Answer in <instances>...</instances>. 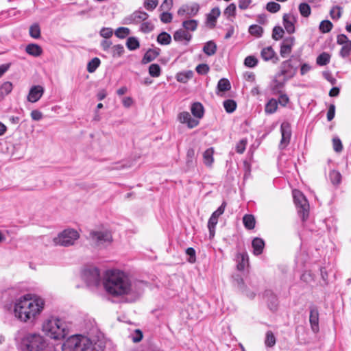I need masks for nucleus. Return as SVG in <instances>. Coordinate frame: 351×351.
Instances as JSON below:
<instances>
[{
    "label": "nucleus",
    "instance_id": "f257e3e1",
    "mask_svg": "<svg viewBox=\"0 0 351 351\" xmlns=\"http://www.w3.org/2000/svg\"><path fill=\"white\" fill-rule=\"evenodd\" d=\"M102 285L108 295L127 303L138 300L146 287L145 282L119 269L107 270L103 277Z\"/></svg>",
    "mask_w": 351,
    "mask_h": 351
},
{
    "label": "nucleus",
    "instance_id": "f03ea898",
    "mask_svg": "<svg viewBox=\"0 0 351 351\" xmlns=\"http://www.w3.org/2000/svg\"><path fill=\"white\" fill-rule=\"evenodd\" d=\"M1 304L3 309L19 322L34 324L44 311L45 301L43 298L30 293L13 301V298L8 293H5L1 297Z\"/></svg>",
    "mask_w": 351,
    "mask_h": 351
},
{
    "label": "nucleus",
    "instance_id": "7ed1b4c3",
    "mask_svg": "<svg viewBox=\"0 0 351 351\" xmlns=\"http://www.w3.org/2000/svg\"><path fill=\"white\" fill-rule=\"evenodd\" d=\"M15 343L19 351H47L49 341L38 332H18L15 336Z\"/></svg>",
    "mask_w": 351,
    "mask_h": 351
},
{
    "label": "nucleus",
    "instance_id": "20e7f679",
    "mask_svg": "<svg viewBox=\"0 0 351 351\" xmlns=\"http://www.w3.org/2000/svg\"><path fill=\"white\" fill-rule=\"evenodd\" d=\"M41 330L46 336L56 341L64 339L69 333L66 323L57 317L45 319L42 324Z\"/></svg>",
    "mask_w": 351,
    "mask_h": 351
},
{
    "label": "nucleus",
    "instance_id": "39448f33",
    "mask_svg": "<svg viewBox=\"0 0 351 351\" xmlns=\"http://www.w3.org/2000/svg\"><path fill=\"white\" fill-rule=\"evenodd\" d=\"M62 351H97L92 341L86 336L74 335L68 337L62 345Z\"/></svg>",
    "mask_w": 351,
    "mask_h": 351
},
{
    "label": "nucleus",
    "instance_id": "423d86ee",
    "mask_svg": "<svg viewBox=\"0 0 351 351\" xmlns=\"http://www.w3.org/2000/svg\"><path fill=\"white\" fill-rule=\"evenodd\" d=\"M79 237L80 234L77 230L73 228H67L53 237V243L56 246L69 247L74 245Z\"/></svg>",
    "mask_w": 351,
    "mask_h": 351
},
{
    "label": "nucleus",
    "instance_id": "0eeeda50",
    "mask_svg": "<svg viewBox=\"0 0 351 351\" xmlns=\"http://www.w3.org/2000/svg\"><path fill=\"white\" fill-rule=\"evenodd\" d=\"M90 238L92 242L99 247L109 245L112 241L111 232L107 228L92 231L90 233Z\"/></svg>",
    "mask_w": 351,
    "mask_h": 351
},
{
    "label": "nucleus",
    "instance_id": "6e6552de",
    "mask_svg": "<svg viewBox=\"0 0 351 351\" xmlns=\"http://www.w3.org/2000/svg\"><path fill=\"white\" fill-rule=\"evenodd\" d=\"M294 202L298 208V213L302 215V220H305L308 215L309 204L305 196L298 190L293 191Z\"/></svg>",
    "mask_w": 351,
    "mask_h": 351
},
{
    "label": "nucleus",
    "instance_id": "1a4fd4ad",
    "mask_svg": "<svg viewBox=\"0 0 351 351\" xmlns=\"http://www.w3.org/2000/svg\"><path fill=\"white\" fill-rule=\"evenodd\" d=\"M83 280L89 287H97L101 280L99 270L95 267H88L82 271Z\"/></svg>",
    "mask_w": 351,
    "mask_h": 351
},
{
    "label": "nucleus",
    "instance_id": "9d476101",
    "mask_svg": "<svg viewBox=\"0 0 351 351\" xmlns=\"http://www.w3.org/2000/svg\"><path fill=\"white\" fill-rule=\"evenodd\" d=\"M199 10V5L197 3H190L182 5L178 10L177 14L179 16L193 17L197 14Z\"/></svg>",
    "mask_w": 351,
    "mask_h": 351
},
{
    "label": "nucleus",
    "instance_id": "9b49d317",
    "mask_svg": "<svg viewBox=\"0 0 351 351\" xmlns=\"http://www.w3.org/2000/svg\"><path fill=\"white\" fill-rule=\"evenodd\" d=\"M281 141L279 145L280 149L285 148L289 143L291 136V125L288 122H283L280 126Z\"/></svg>",
    "mask_w": 351,
    "mask_h": 351
},
{
    "label": "nucleus",
    "instance_id": "f8f14e48",
    "mask_svg": "<svg viewBox=\"0 0 351 351\" xmlns=\"http://www.w3.org/2000/svg\"><path fill=\"white\" fill-rule=\"evenodd\" d=\"M337 43L341 45L340 56L345 58L350 56L351 52V40L344 34H340L337 36Z\"/></svg>",
    "mask_w": 351,
    "mask_h": 351
},
{
    "label": "nucleus",
    "instance_id": "ddd939ff",
    "mask_svg": "<svg viewBox=\"0 0 351 351\" xmlns=\"http://www.w3.org/2000/svg\"><path fill=\"white\" fill-rule=\"evenodd\" d=\"M295 45V38L289 36L283 40L280 50V54L282 58H287L291 53L292 48Z\"/></svg>",
    "mask_w": 351,
    "mask_h": 351
},
{
    "label": "nucleus",
    "instance_id": "4468645a",
    "mask_svg": "<svg viewBox=\"0 0 351 351\" xmlns=\"http://www.w3.org/2000/svg\"><path fill=\"white\" fill-rule=\"evenodd\" d=\"M45 92L44 88L40 85H35L31 87L27 95V101L31 103L38 101Z\"/></svg>",
    "mask_w": 351,
    "mask_h": 351
},
{
    "label": "nucleus",
    "instance_id": "2eb2a0df",
    "mask_svg": "<svg viewBox=\"0 0 351 351\" xmlns=\"http://www.w3.org/2000/svg\"><path fill=\"white\" fill-rule=\"evenodd\" d=\"M178 120L181 123L186 124L189 128H193L198 125L199 121L193 118L189 112H182L178 114Z\"/></svg>",
    "mask_w": 351,
    "mask_h": 351
},
{
    "label": "nucleus",
    "instance_id": "dca6fc26",
    "mask_svg": "<svg viewBox=\"0 0 351 351\" xmlns=\"http://www.w3.org/2000/svg\"><path fill=\"white\" fill-rule=\"evenodd\" d=\"M149 15L143 11H135L130 16L125 18V23L126 24H132V23H139L146 21L148 18Z\"/></svg>",
    "mask_w": 351,
    "mask_h": 351
},
{
    "label": "nucleus",
    "instance_id": "f3484780",
    "mask_svg": "<svg viewBox=\"0 0 351 351\" xmlns=\"http://www.w3.org/2000/svg\"><path fill=\"white\" fill-rule=\"evenodd\" d=\"M221 12L218 8H214L206 16V25L210 29L216 25L217 19L220 16Z\"/></svg>",
    "mask_w": 351,
    "mask_h": 351
},
{
    "label": "nucleus",
    "instance_id": "a211bd4d",
    "mask_svg": "<svg viewBox=\"0 0 351 351\" xmlns=\"http://www.w3.org/2000/svg\"><path fill=\"white\" fill-rule=\"evenodd\" d=\"M295 18L293 15L285 14L283 16V25L287 33L292 34L295 32Z\"/></svg>",
    "mask_w": 351,
    "mask_h": 351
},
{
    "label": "nucleus",
    "instance_id": "6ab92c4d",
    "mask_svg": "<svg viewBox=\"0 0 351 351\" xmlns=\"http://www.w3.org/2000/svg\"><path fill=\"white\" fill-rule=\"evenodd\" d=\"M295 73V71L293 68L290 60H286L282 63L280 73H279L280 75H284L287 79L292 77Z\"/></svg>",
    "mask_w": 351,
    "mask_h": 351
},
{
    "label": "nucleus",
    "instance_id": "aec40b11",
    "mask_svg": "<svg viewBox=\"0 0 351 351\" xmlns=\"http://www.w3.org/2000/svg\"><path fill=\"white\" fill-rule=\"evenodd\" d=\"M192 38V35L185 29H180L173 34V39L178 42L185 41L188 43Z\"/></svg>",
    "mask_w": 351,
    "mask_h": 351
},
{
    "label": "nucleus",
    "instance_id": "412c9836",
    "mask_svg": "<svg viewBox=\"0 0 351 351\" xmlns=\"http://www.w3.org/2000/svg\"><path fill=\"white\" fill-rule=\"evenodd\" d=\"M25 51L34 57H38L43 53V49L37 44H29L25 47Z\"/></svg>",
    "mask_w": 351,
    "mask_h": 351
},
{
    "label": "nucleus",
    "instance_id": "4be33fe9",
    "mask_svg": "<svg viewBox=\"0 0 351 351\" xmlns=\"http://www.w3.org/2000/svg\"><path fill=\"white\" fill-rule=\"evenodd\" d=\"M252 245L253 247V254L258 256L263 252L265 247V242L262 239L256 237L253 239Z\"/></svg>",
    "mask_w": 351,
    "mask_h": 351
},
{
    "label": "nucleus",
    "instance_id": "5701e85b",
    "mask_svg": "<svg viewBox=\"0 0 351 351\" xmlns=\"http://www.w3.org/2000/svg\"><path fill=\"white\" fill-rule=\"evenodd\" d=\"M214 149L213 147L207 149L204 153H203V161L206 166L207 167H212L213 163L214 162Z\"/></svg>",
    "mask_w": 351,
    "mask_h": 351
},
{
    "label": "nucleus",
    "instance_id": "b1692460",
    "mask_svg": "<svg viewBox=\"0 0 351 351\" xmlns=\"http://www.w3.org/2000/svg\"><path fill=\"white\" fill-rule=\"evenodd\" d=\"M281 77V75L278 74L275 77V78L272 80L271 84V89L275 91L276 93L280 92V90L284 86V84L287 79L284 77L282 80H279V78Z\"/></svg>",
    "mask_w": 351,
    "mask_h": 351
},
{
    "label": "nucleus",
    "instance_id": "393cba45",
    "mask_svg": "<svg viewBox=\"0 0 351 351\" xmlns=\"http://www.w3.org/2000/svg\"><path fill=\"white\" fill-rule=\"evenodd\" d=\"M191 110L193 116L198 120L204 116V108L200 103H194Z\"/></svg>",
    "mask_w": 351,
    "mask_h": 351
},
{
    "label": "nucleus",
    "instance_id": "a878e982",
    "mask_svg": "<svg viewBox=\"0 0 351 351\" xmlns=\"http://www.w3.org/2000/svg\"><path fill=\"white\" fill-rule=\"evenodd\" d=\"M261 56L265 61H269L275 58V51L271 47H267L261 50Z\"/></svg>",
    "mask_w": 351,
    "mask_h": 351
},
{
    "label": "nucleus",
    "instance_id": "bb28decb",
    "mask_svg": "<svg viewBox=\"0 0 351 351\" xmlns=\"http://www.w3.org/2000/svg\"><path fill=\"white\" fill-rule=\"evenodd\" d=\"M193 71H186L177 73L176 78L181 83H186L193 77Z\"/></svg>",
    "mask_w": 351,
    "mask_h": 351
},
{
    "label": "nucleus",
    "instance_id": "cd10ccee",
    "mask_svg": "<svg viewBox=\"0 0 351 351\" xmlns=\"http://www.w3.org/2000/svg\"><path fill=\"white\" fill-rule=\"evenodd\" d=\"M216 51H217V45L212 40L206 43L203 47V51L207 56H209L214 55L216 53Z\"/></svg>",
    "mask_w": 351,
    "mask_h": 351
},
{
    "label": "nucleus",
    "instance_id": "c85d7f7f",
    "mask_svg": "<svg viewBox=\"0 0 351 351\" xmlns=\"http://www.w3.org/2000/svg\"><path fill=\"white\" fill-rule=\"evenodd\" d=\"M243 222L245 228L252 230L255 227V218L252 215H245L243 217Z\"/></svg>",
    "mask_w": 351,
    "mask_h": 351
},
{
    "label": "nucleus",
    "instance_id": "c756f323",
    "mask_svg": "<svg viewBox=\"0 0 351 351\" xmlns=\"http://www.w3.org/2000/svg\"><path fill=\"white\" fill-rule=\"evenodd\" d=\"M237 268L243 270L248 263V255L247 253H241L237 255Z\"/></svg>",
    "mask_w": 351,
    "mask_h": 351
},
{
    "label": "nucleus",
    "instance_id": "7c9ffc66",
    "mask_svg": "<svg viewBox=\"0 0 351 351\" xmlns=\"http://www.w3.org/2000/svg\"><path fill=\"white\" fill-rule=\"evenodd\" d=\"M197 21L195 19H189L182 22L183 28L187 31L194 32L197 27Z\"/></svg>",
    "mask_w": 351,
    "mask_h": 351
},
{
    "label": "nucleus",
    "instance_id": "2f4dec72",
    "mask_svg": "<svg viewBox=\"0 0 351 351\" xmlns=\"http://www.w3.org/2000/svg\"><path fill=\"white\" fill-rule=\"evenodd\" d=\"M278 108V101L274 99H270L265 105V111L267 114L274 113Z\"/></svg>",
    "mask_w": 351,
    "mask_h": 351
},
{
    "label": "nucleus",
    "instance_id": "473e14b6",
    "mask_svg": "<svg viewBox=\"0 0 351 351\" xmlns=\"http://www.w3.org/2000/svg\"><path fill=\"white\" fill-rule=\"evenodd\" d=\"M330 56L328 53L323 52L317 56L316 63L319 66H324L330 62Z\"/></svg>",
    "mask_w": 351,
    "mask_h": 351
},
{
    "label": "nucleus",
    "instance_id": "72a5a7b5",
    "mask_svg": "<svg viewBox=\"0 0 351 351\" xmlns=\"http://www.w3.org/2000/svg\"><path fill=\"white\" fill-rule=\"evenodd\" d=\"M13 86L10 82H5L0 86V96L3 98L11 93Z\"/></svg>",
    "mask_w": 351,
    "mask_h": 351
},
{
    "label": "nucleus",
    "instance_id": "f704fd0d",
    "mask_svg": "<svg viewBox=\"0 0 351 351\" xmlns=\"http://www.w3.org/2000/svg\"><path fill=\"white\" fill-rule=\"evenodd\" d=\"M329 178L333 185H337L341 181V175L339 171L332 170L329 173Z\"/></svg>",
    "mask_w": 351,
    "mask_h": 351
},
{
    "label": "nucleus",
    "instance_id": "c9c22d12",
    "mask_svg": "<svg viewBox=\"0 0 351 351\" xmlns=\"http://www.w3.org/2000/svg\"><path fill=\"white\" fill-rule=\"evenodd\" d=\"M218 222V219L215 217L210 216L208 222V228L209 230V235L210 238L215 236V226Z\"/></svg>",
    "mask_w": 351,
    "mask_h": 351
},
{
    "label": "nucleus",
    "instance_id": "e433bc0d",
    "mask_svg": "<svg viewBox=\"0 0 351 351\" xmlns=\"http://www.w3.org/2000/svg\"><path fill=\"white\" fill-rule=\"evenodd\" d=\"M171 37L167 32L160 33L157 38V41L160 45H169L171 43Z\"/></svg>",
    "mask_w": 351,
    "mask_h": 351
},
{
    "label": "nucleus",
    "instance_id": "4c0bfd02",
    "mask_svg": "<svg viewBox=\"0 0 351 351\" xmlns=\"http://www.w3.org/2000/svg\"><path fill=\"white\" fill-rule=\"evenodd\" d=\"M100 60L98 58H93L87 64V71L93 73L100 64Z\"/></svg>",
    "mask_w": 351,
    "mask_h": 351
},
{
    "label": "nucleus",
    "instance_id": "58836bf2",
    "mask_svg": "<svg viewBox=\"0 0 351 351\" xmlns=\"http://www.w3.org/2000/svg\"><path fill=\"white\" fill-rule=\"evenodd\" d=\"M161 69L157 64H152L149 67V74L153 77H158L160 75Z\"/></svg>",
    "mask_w": 351,
    "mask_h": 351
},
{
    "label": "nucleus",
    "instance_id": "ea45409f",
    "mask_svg": "<svg viewBox=\"0 0 351 351\" xmlns=\"http://www.w3.org/2000/svg\"><path fill=\"white\" fill-rule=\"evenodd\" d=\"M130 34V30L128 27H121L116 29L114 34L119 38H125Z\"/></svg>",
    "mask_w": 351,
    "mask_h": 351
},
{
    "label": "nucleus",
    "instance_id": "a19ab883",
    "mask_svg": "<svg viewBox=\"0 0 351 351\" xmlns=\"http://www.w3.org/2000/svg\"><path fill=\"white\" fill-rule=\"evenodd\" d=\"M126 46L130 50H135L140 46L138 39L135 37H130L126 42Z\"/></svg>",
    "mask_w": 351,
    "mask_h": 351
},
{
    "label": "nucleus",
    "instance_id": "79ce46f5",
    "mask_svg": "<svg viewBox=\"0 0 351 351\" xmlns=\"http://www.w3.org/2000/svg\"><path fill=\"white\" fill-rule=\"evenodd\" d=\"M230 83L227 79H221L217 84V89L220 92L228 90L230 88Z\"/></svg>",
    "mask_w": 351,
    "mask_h": 351
},
{
    "label": "nucleus",
    "instance_id": "37998d69",
    "mask_svg": "<svg viewBox=\"0 0 351 351\" xmlns=\"http://www.w3.org/2000/svg\"><path fill=\"white\" fill-rule=\"evenodd\" d=\"M299 11L300 14L304 17L309 16L311 12V7L306 3H302L300 4Z\"/></svg>",
    "mask_w": 351,
    "mask_h": 351
},
{
    "label": "nucleus",
    "instance_id": "c03bdc74",
    "mask_svg": "<svg viewBox=\"0 0 351 351\" xmlns=\"http://www.w3.org/2000/svg\"><path fill=\"white\" fill-rule=\"evenodd\" d=\"M249 32L252 36L261 37L263 32V29L260 25H252L249 28Z\"/></svg>",
    "mask_w": 351,
    "mask_h": 351
},
{
    "label": "nucleus",
    "instance_id": "a18cd8bd",
    "mask_svg": "<svg viewBox=\"0 0 351 351\" xmlns=\"http://www.w3.org/2000/svg\"><path fill=\"white\" fill-rule=\"evenodd\" d=\"M223 107L228 113L234 112L237 108V104L234 100L228 99L224 101Z\"/></svg>",
    "mask_w": 351,
    "mask_h": 351
},
{
    "label": "nucleus",
    "instance_id": "49530a36",
    "mask_svg": "<svg viewBox=\"0 0 351 351\" xmlns=\"http://www.w3.org/2000/svg\"><path fill=\"white\" fill-rule=\"evenodd\" d=\"M265 343L267 347H273L276 344V337L271 331L267 332Z\"/></svg>",
    "mask_w": 351,
    "mask_h": 351
},
{
    "label": "nucleus",
    "instance_id": "de8ad7c7",
    "mask_svg": "<svg viewBox=\"0 0 351 351\" xmlns=\"http://www.w3.org/2000/svg\"><path fill=\"white\" fill-rule=\"evenodd\" d=\"M332 27V24L330 21L324 20L322 21L319 25V30L322 33H328L329 32Z\"/></svg>",
    "mask_w": 351,
    "mask_h": 351
},
{
    "label": "nucleus",
    "instance_id": "09e8293b",
    "mask_svg": "<svg viewBox=\"0 0 351 351\" xmlns=\"http://www.w3.org/2000/svg\"><path fill=\"white\" fill-rule=\"evenodd\" d=\"M154 26L153 23L151 21L146 20L142 22L140 27V29L141 32L144 33H149L154 29Z\"/></svg>",
    "mask_w": 351,
    "mask_h": 351
},
{
    "label": "nucleus",
    "instance_id": "8fccbe9b",
    "mask_svg": "<svg viewBox=\"0 0 351 351\" xmlns=\"http://www.w3.org/2000/svg\"><path fill=\"white\" fill-rule=\"evenodd\" d=\"M111 52L114 57H120L124 52V47L121 45H116L112 47Z\"/></svg>",
    "mask_w": 351,
    "mask_h": 351
},
{
    "label": "nucleus",
    "instance_id": "3c124183",
    "mask_svg": "<svg viewBox=\"0 0 351 351\" xmlns=\"http://www.w3.org/2000/svg\"><path fill=\"white\" fill-rule=\"evenodd\" d=\"M157 54L155 53L154 51L149 50L144 55L142 62L143 64H147L154 60Z\"/></svg>",
    "mask_w": 351,
    "mask_h": 351
},
{
    "label": "nucleus",
    "instance_id": "603ef678",
    "mask_svg": "<svg viewBox=\"0 0 351 351\" xmlns=\"http://www.w3.org/2000/svg\"><path fill=\"white\" fill-rule=\"evenodd\" d=\"M158 4V0H145L143 5L146 10L152 11L157 7Z\"/></svg>",
    "mask_w": 351,
    "mask_h": 351
},
{
    "label": "nucleus",
    "instance_id": "864d4df0",
    "mask_svg": "<svg viewBox=\"0 0 351 351\" xmlns=\"http://www.w3.org/2000/svg\"><path fill=\"white\" fill-rule=\"evenodd\" d=\"M29 34L34 38H38L40 36V29L38 25H33L29 28Z\"/></svg>",
    "mask_w": 351,
    "mask_h": 351
},
{
    "label": "nucleus",
    "instance_id": "5fc2aeb1",
    "mask_svg": "<svg viewBox=\"0 0 351 351\" xmlns=\"http://www.w3.org/2000/svg\"><path fill=\"white\" fill-rule=\"evenodd\" d=\"M284 30L281 27H275L273 29L272 38L276 40H278L282 38Z\"/></svg>",
    "mask_w": 351,
    "mask_h": 351
},
{
    "label": "nucleus",
    "instance_id": "6e6d98bb",
    "mask_svg": "<svg viewBox=\"0 0 351 351\" xmlns=\"http://www.w3.org/2000/svg\"><path fill=\"white\" fill-rule=\"evenodd\" d=\"M330 15L332 19H339L341 16V8L339 6L332 7Z\"/></svg>",
    "mask_w": 351,
    "mask_h": 351
},
{
    "label": "nucleus",
    "instance_id": "4d7b16f0",
    "mask_svg": "<svg viewBox=\"0 0 351 351\" xmlns=\"http://www.w3.org/2000/svg\"><path fill=\"white\" fill-rule=\"evenodd\" d=\"M266 8L269 12L276 13L280 10V5L279 3L276 2H269L267 4Z\"/></svg>",
    "mask_w": 351,
    "mask_h": 351
},
{
    "label": "nucleus",
    "instance_id": "13d9d810",
    "mask_svg": "<svg viewBox=\"0 0 351 351\" xmlns=\"http://www.w3.org/2000/svg\"><path fill=\"white\" fill-rule=\"evenodd\" d=\"M258 60L254 56H247L245 58L244 64L248 67H254L257 64Z\"/></svg>",
    "mask_w": 351,
    "mask_h": 351
},
{
    "label": "nucleus",
    "instance_id": "bf43d9fd",
    "mask_svg": "<svg viewBox=\"0 0 351 351\" xmlns=\"http://www.w3.org/2000/svg\"><path fill=\"white\" fill-rule=\"evenodd\" d=\"M172 14L167 11H163V12L160 16L161 21L164 23H170L172 21Z\"/></svg>",
    "mask_w": 351,
    "mask_h": 351
},
{
    "label": "nucleus",
    "instance_id": "052dcab7",
    "mask_svg": "<svg viewBox=\"0 0 351 351\" xmlns=\"http://www.w3.org/2000/svg\"><path fill=\"white\" fill-rule=\"evenodd\" d=\"M186 254L189 256L188 261L194 263L196 261L195 250L193 247H189L186 250Z\"/></svg>",
    "mask_w": 351,
    "mask_h": 351
},
{
    "label": "nucleus",
    "instance_id": "680f3d73",
    "mask_svg": "<svg viewBox=\"0 0 351 351\" xmlns=\"http://www.w3.org/2000/svg\"><path fill=\"white\" fill-rule=\"evenodd\" d=\"M333 149L336 152H341L343 149V145L341 140L339 138H334L332 139Z\"/></svg>",
    "mask_w": 351,
    "mask_h": 351
},
{
    "label": "nucleus",
    "instance_id": "e2e57ef3",
    "mask_svg": "<svg viewBox=\"0 0 351 351\" xmlns=\"http://www.w3.org/2000/svg\"><path fill=\"white\" fill-rule=\"evenodd\" d=\"M246 145H247V141L245 139L241 140L237 144V146H236L237 152L239 154H243L244 152V151L245 150Z\"/></svg>",
    "mask_w": 351,
    "mask_h": 351
},
{
    "label": "nucleus",
    "instance_id": "0e129e2a",
    "mask_svg": "<svg viewBox=\"0 0 351 351\" xmlns=\"http://www.w3.org/2000/svg\"><path fill=\"white\" fill-rule=\"evenodd\" d=\"M209 71V66L206 64H200L197 66L196 71L201 75L206 74Z\"/></svg>",
    "mask_w": 351,
    "mask_h": 351
},
{
    "label": "nucleus",
    "instance_id": "69168bd1",
    "mask_svg": "<svg viewBox=\"0 0 351 351\" xmlns=\"http://www.w3.org/2000/svg\"><path fill=\"white\" fill-rule=\"evenodd\" d=\"M112 29L110 27H104L100 31V35L105 38H110L112 36Z\"/></svg>",
    "mask_w": 351,
    "mask_h": 351
},
{
    "label": "nucleus",
    "instance_id": "338daca9",
    "mask_svg": "<svg viewBox=\"0 0 351 351\" xmlns=\"http://www.w3.org/2000/svg\"><path fill=\"white\" fill-rule=\"evenodd\" d=\"M236 12V5L234 3L230 4L225 10L224 14L228 16H234Z\"/></svg>",
    "mask_w": 351,
    "mask_h": 351
},
{
    "label": "nucleus",
    "instance_id": "774afa93",
    "mask_svg": "<svg viewBox=\"0 0 351 351\" xmlns=\"http://www.w3.org/2000/svg\"><path fill=\"white\" fill-rule=\"evenodd\" d=\"M173 6V0H164L160 5V10L162 11H168L171 9Z\"/></svg>",
    "mask_w": 351,
    "mask_h": 351
}]
</instances>
